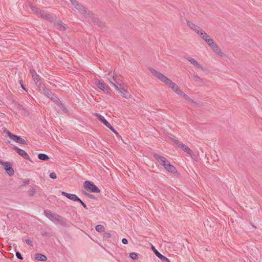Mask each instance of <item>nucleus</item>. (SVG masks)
<instances>
[{"label":"nucleus","instance_id":"obj_41","mask_svg":"<svg viewBox=\"0 0 262 262\" xmlns=\"http://www.w3.org/2000/svg\"><path fill=\"white\" fill-rule=\"evenodd\" d=\"M49 177L52 179H55L57 178L56 173L54 172L50 173Z\"/></svg>","mask_w":262,"mask_h":262},{"label":"nucleus","instance_id":"obj_14","mask_svg":"<svg viewBox=\"0 0 262 262\" xmlns=\"http://www.w3.org/2000/svg\"><path fill=\"white\" fill-rule=\"evenodd\" d=\"M152 247L155 254L160 258L162 262H170L168 258L161 254L153 246Z\"/></svg>","mask_w":262,"mask_h":262},{"label":"nucleus","instance_id":"obj_29","mask_svg":"<svg viewBox=\"0 0 262 262\" xmlns=\"http://www.w3.org/2000/svg\"><path fill=\"white\" fill-rule=\"evenodd\" d=\"M56 25L58 27V28L60 31H63L66 30V27L62 25V23L60 20H58L56 23Z\"/></svg>","mask_w":262,"mask_h":262},{"label":"nucleus","instance_id":"obj_28","mask_svg":"<svg viewBox=\"0 0 262 262\" xmlns=\"http://www.w3.org/2000/svg\"><path fill=\"white\" fill-rule=\"evenodd\" d=\"M36 85L38 86V88H39V90L42 92L43 94L45 93V90H48L47 89H46L45 84L41 82V80Z\"/></svg>","mask_w":262,"mask_h":262},{"label":"nucleus","instance_id":"obj_57","mask_svg":"<svg viewBox=\"0 0 262 262\" xmlns=\"http://www.w3.org/2000/svg\"><path fill=\"white\" fill-rule=\"evenodd\" d=\"M64 104L62 103V102H61V103H60L59 104V105H58L60 107H61L62 105H63Z\"/></svg>","mask_w":262,"mask_h":262},{"label":"nucleus","instance_id":"obj_4","mask_svg":"<svg viewBox=\"0 0 262 262\" xmlns=\"http://www.w3.org/2000/svg\"><path fill=\"white\" fill-rule=\"evenodd\" d=\"M89 19L91 20V22L94 25L97 26L98 27L101 29H106V26L105 24L99 19L94 13L92 12H88L86 16Z\"/></svg>","mask_w":262,"mask_h":262},{"label":"nucleus","instance_id":"obj_10","mask_svg":"<svg viewBox=\"0 0 262 262\" xmlns=\"http://www.w3.org/2000/svg\"><path fill=\"white\" fill-rule=\"evenodd\" d=\"M12 149L15 150L19 155L23 157L24 159L28 160L29 161L32 162L31 159L24 150L21 149L16 146H13Z\"/></svg>","mask_w":262,"mask_h":262},{"label":"nucleus","instance_id":"obj_8","mask_svg":"<svg viewBox=\"0 0 262 262\" xmlns=\"http://www.w3.org/2000/svg\"><path fill=\"white\" fill-rule=\"evenodd\" d=\"M0 164L4 166V169L9 176H12L14 174V171L10 162H4L0 160Z\"/></svg>","mask_w":262,"mask_h":262},{"label":"nucleus","instance_id":"obj_20","mask_svg":"<svg viewBox=\"0 0 262 262\" xmlns=\"http://www.w3.org/2000/svg\"><path fill=\"white\" fill-rule=\"evenodd\" d=\"M186 59L189 61L195 68L196 69H202V67L200 63H199L194 58L190 57H186Z\"/></svg>","mask_w":262,"mask_h":262},{"label":"nucleus","instance_id":"obj_34","mask_svg":"<svg viewBox=\"0 0 262 262\" xmlns=\"http://www.w3.org/2000/svg\"><path fill=\"white\" fill-rule=\"evenodd\" d=\"M208 45L210 47L211 46H212L213 45V43L215 42L214 41V40H213V39L210 38L209 39H207L206 41Z\"/></svg>","mask_w":262,"mask_h":262},{"label":"nucleus","instance_id":"obj_56","mask_svg":"<svg viewBox=\"0 0 262 262\" xmlns=\"http://www.w3.org/2000/svg\"><path fill=\"white\" fill-rule=\"evenodd\" d=\"M64 104L62 103V102H61V103H60L59 104V105H58L60 107H61L62 105H63Z\"/></svg>","mask_w":262,"mask_h":262},{"label":"nucleus","instance_id":"obj_53","mask_svg":"<svg viewBox=\"0 0 262 262\" xmlns=\"http://www.w3.org/2000/svg\"><path fill=\"white\" fill-rule=\"evenodd\" d=\"M82 193L83 194H84L85 196H86L88 198L89 195L90 194L89 193H88V192H86L85 191H82Z\"/></svg>","mask_w":262,"mask_h":262},{"label":"nucleus","instance_id":"obj_51","mask_svg":"<svg viewBox=\"0 0 262 262\" xmlns=\"http://www.w3.org/2000/svg\"><path fill=\"white\" fill-rule=\"evenodd\" d=\"M122 244L126 245V244H127L128 241L126 238H124L122 239Z\"/></svg>","mask_w":262,"mask_h":262},{"label":"nucleus","instance_id":"obj_49","mask_svg":"<svg viewBox=\"0 0 262 262\" xmlns=\"http://www.w3.org/2000/svg\"><path fill=\"white\" fill-rule=\"evenodd\" d=\"M194 77L196 81H199L202 82L203 81L202 79H201L200 77L197 75H194Z\"/></svg>","mask_w":262,"mask_h":262},{"label":"nucleus","instance_id":"obj_39","mask_svg":"<svg viewBox=\"0 0 262 262\" xmlns=\"http://www.w3.org/2000/svg\"><path fill=\"white\" fill-rule=\"evenodd\" d=\"M103 237L106 238H108L111 237V232H106L104 234Z\"/></svg>","mask_w":262,"mask_h":262},{"label":"nucleus","instance_id":"obj_24","mask_svg":"<svg viewBox=\"0 0 262 262\" xmlns=\"http://www.w3.org/2000/svg\"><path fill=\"white\" fill-rule=\"evenodd\" d=\"M38 188V186L36 185H34L31 186L28 191V195L29 196H33L35 195L36 192V189Z\"/></svg>","mask_w":262,"mask_h":262},{"label":"nucleus","instance_id":"obj_19","mask_svg":"<svg viewBox=\"0 0 262 262\" xmlns=\"http://www.w3.org/2000/svg\"><path fill=\"white\" fill-rule=\"evenodd\" d=\"M164 168L167 171H168V172H169L173 174L178 173V171H177V169L176 168V167L173 165H171L170 163L167 164L166 165V166H165Z\"/></svg>","mask_w":262,"mask_h":262},{"label":"nucleus","instance_id":"obj_50","mask_svg":"<svg viewBox=\"0 0 262 262\" xmlns=\"http://www.w3.org/2000/svg\"><path fill=\"white\" fill-rule=\"evenodd\" d=\"M60 108L63 111V112H64V113H68V111L67 109V108L66 107V106H64V105H62Z\"/></svg>","mask_w":262,"mask_h":262},{"label":"nucleus","instance_id":"obj_18","mask_svg":"<svg viewBox=\"0 0 262 262\" xmlns=\"http://www.w3.org/2000/svg\"><path fill=\"white\" fill-rule=\"evenodd\" d=\"M210 48L220 57H222L224 55V53L221 51L215 42H214L212 46H211Z\"/></svg>","mask_w":262,"mask_h":262},{"label":"nucleus","instance_id":"obj_21","mask_svg":"<svg viewBox=\"0 0 262 262\" xmlns=\"http://www.w3.org/2000/svg\"><path fill=\"white\" fill-rule=\"evenodd\" d=\"M14 104L15 106L17 108V109H18L19 111H22L24 112L25 115H28V112L23 106V105H22L21 104H20V103H19L18 102H16V101H15L14 102Z\"/></svg>","mask_w":262,"mask_h":262},{"label":"nucleus","instance_id":"obj_2","mask_svg":"<svg viewBox=\"0 0 262 262\" xmlns=\"http://www.w3.org/2000/svg\"><path fill=\"white\" fill-rule=\"evenodd\" d=\"M107 78L115 89L119 88V87L125 86V84L123 82L122 77L119 74H116L115 72L110 71L107 74Z\"/></svg>","mask_w":262,"mask_h":262},{"label":"nucleus","instance_id":"obj_6","mask_svg":"<svg viewBox=\"0 0 262 262\" xmlns=\"http://www.w3.org/2000/svg\"><path fill=\"white\" fill-rule=\"evenodd\" d=\"M83 187L85 189L90 192L99 193L100 189L92 182L85 181L83 183Z\"/></svg>","mask_w":262,"mask_h":262},{"label":"nucleus","instance_id":"obj_55","mask_svg":"<svg viewBox=\"0 0 262 262\" xmlns=\"http://www.w3.org/2000/svg\"><path fill=\"white\" fill-rule=\"evenodd\" d=\"M193 103L196 104V105L201 106V105H202V102L198 103V102H195V103Z\"/></svg>","mask_w":262,"mask_h":262},{"label":"nucleus","instance_id":"obj_3","mask_svg":"<svg viewBox=\"0 0 262 262\" xmlns=\"http://www.w3.org/2000/svg\"><path fill=\"white\" fill-rule=\"evenodd\" d=\"M44 214L47 217L54 223H57L59 225L63 227L68 226V224L67 223L66 221L63 217L60 215L54 213L50 210H44Z\"/></svg>","mask_w":262,"mask_h":262},{"label":"nucleus","instance_id":"obj_23","mask_svg":"<svg viewBox=\"0 0 262 262\" xmlns=\"http://www.w3.org/2000/svg\"><path fill=\"white\" fill-rule=\"evenodd\" d=\"M43 94L48 98H50L52 101H53L56 97V96L54 93H53L49 89L45 90V92L43 93Z\"/></svg>","mask_w":262,"mask_h":262},{"label":"nucleus","instance_id":"obj_43","mask_svg":"<svg viewBox=\"0 0 262 262\" xmlns=\"http://www.w3.org/2000/svg\"><path fill=\"white\" fill-rule=\"evenodd\" d=\"M19 82V83H20V84L21 88L24 90H25V91H27V89H26V88H25V85H24V83H23V80H22V79L20 80Z\"/></svg>","mask_w":262,"mask_h":262},{"label":"nucleus","instance_id":"obj_17","mask_svg":"<svg viewBox=\"0 0 262 262\" xmlns=\"http://www.w3.org/2000/svg\"><path fill=\"white\" fill-rule=\"evenodd\" d=\"M30 73L31 74V76L35 84H37L39 81L41 80L39 75L37 74L35 70L33 69H30Z\"/></svg>","mask_w":262,"mask_h":262},{"label":"nucleus","instance_id":"obj_32","mask_svg":"<svg viewBox=\"0 0 262 262\" xmlns=\"http://www.w3.org/2000/svg\"><path fill=\"white\" fill-rule=\"evenodd\" d=\"M29 6H30V8L31 9V10L35 13L38 14V11H39L40 9H38L36 7H35V6H33L32 4H31V3L29 4Z\"/></svg>","mask_w":262,"mask_h":262},{"label":"nucleus","instance_id":"obj_47","mask_svg":"<svg viewBox=\"0 0 262 262\" xmlns=\"http://www.w3.org/2000/svg\"><path fill=\"white\" fill-rule=\"evenodd\" d=\"M30 183L29 180H26L25 181H23V183L20 185L21 186H24L25 185L28 184Z\"/></svg>","mask_w":262,"mask_h":262},{"label":"nucleus","instance_id":"obj_33","mask_svg":"<svg viewBox=\"0 0 262 262\" xmlns=\"http://www.w3.org/2000/svg\"><path fill=\"white\" fill-rule=\"evenodd\" d=\"M129 257L133 260H136L138 258V254L135 252H132L129 254Z\"/></svg>","mask_w":262,"mask_h":262},{"label":"nucleus","instance_id":"obj_26","mask_svg":"<svg viewBox=\"0 0 262 262\" xmlns=\"http://www.w3.org/2000/svg\"><path fill=\"white\" fill-rule=\"evenodd\" d=\"M199 35L205 41H206L207 39L210 38V36L203 30H202L200 32Z\"/></svg>","mask_w":262,"mask_h":262},{"label":"nucleus","instance_id":"obj_7","mask_svg":"<svg viewBox=\"0 0 262 262\" xmlns=\"http://www.w3.org/2000/svg\"><path fill=\"white\" fill-rule=\"evenodd\" d=\"M8 136L12 140L14 141L16 143H18L21 144H27V141L21 138L20 136L13 134L9 131L7 132Z\"/></svg>","mask_w":262,"mask_h":262},{"label":"nucleus","instance_id":"obj_15","mask_svg":"<svg viewBox=\"0 0 262 262\" xmlns=\"http://www.w3.org/2000/svg\"><path fill=\"white\" fill-rule=\"evenodd\" d=\"M76 8L77 10L79 11V12L82 14H85L86 17L88 15V12H91V11L87 10L85 7H84L81 3H79L76 6L74 7Z\"/></svg>","mask_w":262,"mask_h":262},{"label":"nucleus","instance_id":"obj_52","mask_svg":"<svg viewBox=\"0 0 262 262\" xmlns=\"http://www.w3.org/2000/svg\"><path fill=\"white\" fill-rule=\"evenodd\" d=\"M105 126L107 127L110 129L113 127V126L111 125V124L108 122H107V124H105Z\"/></svg>","mask_w":262,"mask_h":262},{"label":"nucleus","instance_id":"obj_16","mask_svg":"<svg viewBox=\"0 0 262 262\" xmlns=\"http://www.w3.org/2000/svg\"><path fill=\"white\" fill-rule=\"evenodd\" d=\"M61 194L65 196L70 200L75 202L79 201V198L75 194H71L64 191H61Z\"/></svg>","mask_w":262,"mask_h":262},{"label":"nucleus","instance_id":"obj_54","mask_svg":"<svg viewBox=\"0 0 262 262\" xmlns=\"http://www.w3.org/2000/svg\"><path fill=\"white\" fill-rule=\"evenodd\" d=\"M110 130L115 134H116V135L118 134V133L117 132V131L115 129V128L113 127L112 128H111Z\"/></svg>","mask_w":262,"mask_h":262},{"label":"nucleus","instance_id":"obj_42","mask_svg":"<svg viewBox=\"0 0 262 262\" xmlns=\"http://www.w3.org/2000/svg\"><path fill=\"white\" fill-rule=\"evenodd\" d=\"M41 235L43 236H47L48 237H50L51 236V234L48 232H43L41 233Z\"/></svg>","mask_w":262,"mask_h":262},{"label":"nucleus","instance_id":"obj_48","mask_svg":"<svg viewBox=\"0 0 262 262\" xmlns=\"http://www.w3.org/2000/svg\"><path fill=\"white\" fill-rule=\"evenodd\" d=\"M88 198L91 199L97 200V198L94 195L90 193L89 194Z\"/></svg>","mask_w":262,"mask_h":262},{"label":"nucleus","instance_id":"obj_45","mask_svg":"<svg viewBox=\"0 0 262 262\" xmlns=\"http://www.w3.org/2000/svg\"><path fill=\"white\" fill-rule=\"evenodd\" d=\"M53 101L55 102L57 105H59V104L61 102V101L57 96L54 99Z\"/></svg>","mask_w":262,"mask_h":262},{"label":"nucleus","instance_id":"obj_46","mask_svg":"<svg viewBox=\"0 0 262 262\" xmlns=\"http://www.w3.org/2000/svg\"><path fill=\"white\" fill-rule=\"evenodd\" d=\"M53 101L55 102L57 105H59V104L61 102V101L57 96L54 99Z\"/></svg>","mask_w":262,"mask_h":262},{"label":"nucleus","instance_id":"obj_12","mask_svg":"<svg viewBox=\"0 0 262 262\" xmlns=\"http://www.w3.org/2000/svg\"><path fill=\"white\" fill-rule=\"evenodd\" d=\"M187 25L193 31L195 32L198 34H199L200 32L202 30L199 26L193 24L191 21L188 20H186Z\"/></svg>","mask_w":262,"mask_h":262},{"label":"nucleus","instance_id":"obj_25","mask_svg":"<svg viewBox=\"0 0 262 262\" xmlns=\"http://www.w3.org/2000/svg\"><path fill=\"white\" fill-rule=\"evenodd\" d=\"M94 115L97 117V119L102 122L104 125L107 124V122L108 121L105 119V118L102 115H100L98 113H95Z\"/></svg>","mask_w":262,"mask_h":262},{"label":"nucleus","instance_id":"obj_27","mask_svg":"<svg viewBox=\"0 0 262 262\" xmlns=\"http://www.w3.org/2000/svg\"><path fill=\"white\" fill-rule=\"evenodd\" d=\"M37 156H38V158L39 160L43 161H48L50 159L49 157L45 154L40 153Z\"/></svg>","mask_w":262,"mask_h":262},{"label":"nucleus","instance_id":"obj_38","mask_svg":"<svg viewBox=\"0 0 262 262\" xmlns=\"http://www.w3.org/2000/svg\"><path fill=\"white\" fill-rule=\"evenodd\" d=\"M77 202L80 203L85 209L87 210L88 209L86 204L80 198L79 201Z\"/></svg>","mask_w":262,"mask_h":262},{"label":"nucleus","instance_id":"obj_1","mask_svg":"<svg viewBox=\"0 0 262 262\" xmlns=\"http://www.w3.org/2000/svg\"><path fill=\"white\" fill-rule=\"evenodd\" d=\"M149 71L154 76L156 77L162 82H164L169 88H171L173 92H174L179 96L183 92V91L180 89V88L177 84L172 82L170 79L164 75L163 74L158 72L153 68L149 69Z\"/></svg>","mask_w":262,"mask_h":262},{"label":"nucleus","instance_id":"obj_44","mask_svg":"<svg viewBox=\"0 0 262 262\" xmlns=\"http://www.w3.org/2000/svg\"><path fill=\"white\" fill-rule=\"evenodd\" d=\"M71 4L74 6V7H75V6H76V5H78V4L79 3V2L77 1V0H70Z\"/></svg>","mask_w":262,"mask_h":262},{"label":"nucleus","instance_id":"obj_40","mask_svg":"<svg viewBox=\"0 0 262 262\" xmlns=\"http://www.w3.org/2000/svg\"><path fill=\"white\" fill-rule=\"evenodd\" d=\"M25 242H26V243L27 245H29L30 246H33L32 241L30 238L26 239L25 240Z\"/></svg>","mask_w":262,"mask_h":262},{"label":"nucleus","instance_id":"obj_13","mask_svg":"<svg viewBox=\"0 0 262 262\" xmlns=\"http://www.w3.org/2000/svg\"><path fill=\"white\" fill-rule=\"evenodd\" d=\"M116 89L119 93H120L123 97L125 98H130V95L127 90L125 89V86L119 87V88H117Z\"/></svg>","mask_w":262,"mask_h":262},{"label":"nucleus","instance_id":"obj_31","mask_svg":"<svg viewBox=\"0 0 262 262\" xmlns=\"http://www.w3.org/2000/svg\"><path fill=\"white\" fill-rule=\"evenodd\" d=\"M96 230L98 232H103L105 231L104 226L102 225H98L95 227Z\"/></svg>","mask_w":262,"mask_h":262},{"label":"nucleus","instance_id":"obj_35","mask_svg":"<svg viewBox=\"0 0 262 262\" xmlns=\"http://www.w3.org/2000/svg\"><path fill=\"white\" fill-rule=\"evenodd\" d=\"M15 256L19 259H20V260L23 259V257L21 255V253L19 251H16L15 252Z\"/></svg>","mask_w":262,"mask_h":262},{"label":"nucleus","instance_id":"obj_5","mask_svg":"<svg viewBox=\"0 0 262 262\" xmlns=\"http://www.w3.org/2000/svg\"><path fill=\"white\" fill-rule=\"evenodd\" d=\"M172 140L173 142L175 143L178 147L181 148L184 151L189 154L192 158L194 159L195 158V156L192 150L187 145L184 144L177 139H172Z\"/></svg>","mask_w":262,"mask_h":262},{"label":"nucleus","instance_id":"obj_9","mask_svg":"<svg viewBox=\"0 0 262 262\" xmlns=\"http://www.w3.org/2000/svg\"><path fill=\"white\" fill-rule=\"evenodd\" d=\"M95 85L98 89L107 94H110L111 92L110 87L99 80L96 81Z\"/></svg>","mask_w":262,"mask_h":262},{"label":"nucleus","instance_id":"obj_37","mask_svg":"<svg viewBox=\"0 0 262 262\" xmlns=\"http://www.w3.org/2000/svg\"><path fill=\"white\" fill-rule=\"evenodd\" d=\"M38 13L37 14L40 15L42 17H44V16L47 14V13L42 10H39V11H38Z\"/></svg>","mask_w":262,"mask_h":262},{"label":"nucleus","instance_id":"obj_22","mask_svg":"<svg viewBox=\"0 0 262 262\" xmlns=\"http://www.w3.org/2000/svg\"><path fill=\"white\" fill-rule=\"evenodd\" d=\"M34 258L38 261H46L47 259V256L41 253H36L34 255Z\"/></svg>","mask_w":262,"mask_h":262},{"label":"nucleus","instance_id":"obj_11","mask_svg":"<svg viewBox=\"0 0 262 262\" xmlns=\"http://www.w3.org/2000/svg\"><path fill=\"white\" fill-rule=\"evenodd\" d=\"M154 157L158 161V162L162 165L164 168L169 162L164 157H162L157 153L153 155Z\"/></svg>","mask_w":262,"mask_h":262},{"label":"nucleus","instance_id":"obj_58","mask_svg":"<svg viewBox=\"0 0 262 262\" xmlns=\"http://www.w3.org/2000/svg\"><path fill=\"white\" fill-rule=\"evenodd\" d=\"M251 225H252V226L253 227V228H254V229H256V227L254 225H253V224H251Z\"/></svg>","mask_w":262,"mask_h":262},{"label":"nucleus","instance_id":"obj_30","mask_svg":"<svg viewBox=\"0 0 262 262\" xmlns=\"http://www.w3.org/2000/svg\"><path fill=\"white\" fill-rule=\"evenodd\" d=\"M180 96L183 97L186 100H187L190 103H195L192 99H191L188 95H187L183 92L180 95Z\"/></svg>","mask_w":262,"mask_h":262},{"label":"nucleus","instance_id":"obj_36","mask_svg":"<svg viewBox=\"0 0 262 262\" xmlns=\"http://www.w3.org/2000/svg\"><path fill=\"white\" fill-rule=\"evenodd\" d=\"M43 18H45L47 20H48L49 21H52L53 20V18L49 14H48L47 13L45 16H44V17Z\"/></svg>","mask_w":262,"mask_h":262}]
</instances>
